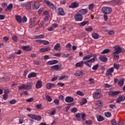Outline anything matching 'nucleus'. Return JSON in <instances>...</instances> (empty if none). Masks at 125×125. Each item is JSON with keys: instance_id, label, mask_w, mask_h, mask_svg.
<instances>
[{"instance_id": "1", "label": "nucleus", "mask_w": 125, "mask_h": 125, "mask_svg": "<svg viewBox=\"0 0 125 125\" xmlns=\"http://www.w3.org/2000/svg\"><path fill=\"white\" fill-rule=\"evenodd\" d=\"M96 58V55L91 54L85 56L83 58V61H85L86 60L88 61L84 62V64H85L86 66H87V67H91V64L94 63V62H95Z\"/></svg>"}, {"instance_id": "2", "label": "nucleus", "mask_w": 125, "mask_h": 125, "mask_svg": "<svg viewBox=\"0 0 125 125\" xmlns=\"http://www.w3.org/2000/svg\"><path fill=\"white\" fill-rule=\"evenodd\" d=\"M102 12H103L104 14H110V13L112 12V8L107 6L102 7Z\"/></svg>"}, {"instance_id": "3", "label": "nucleus", "mask_w": 125, "mask_h": 125, "mask_svg": "<svg viewBox=\"0 0 125 125\" xmlns=\"http://www.w3.org/2000/svg\"><path fill=\"white\" fill-rule=\"evenodd\" d=\"M74 17L76 22H81L83 21V17L79 13L75 14Z\"/></svg>"}, {"instance_id": "4", "label": "nucleus", "mask_w": 125, "mask_h": 125, "mask_svg": "<svg viewBox=\"0 0 125 125\" xmlns=\"http://www.w3.org/2000/svg\"><path fill=\"white\" fill-rule=\"evenodd\" d=\"M44 3L46 4V5L53 10H56V6L53 4V3H51L50 1L47 0H44Z\"/></svg>"}, {"instance_id": "5", "label": "nucleus", "mask_w": 125, "mask_h": 125, "mask_svg": "<svg viewBox=\"0 0 125 125\" xmlns=\"http://www.w3.org/2000/svg\"><path fill=\"white\" fill-rule=\"evenodd\" d=\"M93 97L95 99H98L102 97V94L100 91V89H97V92H94L93 94Z\"/></svg>"}, {"instance_id": "6", "label": "nucleus", "mask_w": 125, "mask_h": 125, "mask_svg": "<svg viewBox=\"0 0 125 125\" xmlns=\"http://www.w3.org/2000/svg\"><path fill=\"white\" fill-rule=\"evenodd\" d=\"M27 116L29 118H30V119H33V120H35L36 121H41V120H42V117L39 115H32L31 114H28Z\"/></svg>"}, {"instance_id": "7", "label": "nucleus", "mask_w": 125, "mask_h": 125, "mask_svg": "<svg viewBox=\"0 0 125 125\" xmlns=\"http://www.w3.org/2000/svg\"><path fill=\"white\" fill-rule=\"evenodd\" d=\"M115 70V69L114 68V67H111L110 68H109L106 72V76H110V77H112V76H113V74H112V73L114 72V70Z\"/></svg>"}, {"instance_id": "8", "label": "nucleus", "mask_w": 125, "mask_h": 125, "mask_svg": "<svg viewBox=\"0 0 125 125\" xmlns=\"http://www.w3.org/2000/svg\"><path fill=\"white\" fill-rule=\"evenodd\" d=\"M58 63V61L57 60H53V61H49L46 62V64L48 66H50V65H54L55 64H57Z\"/></svg>"}, {"instance_id": "9", "label": "nucleus", "mask_w": 125, "mask_h": 125, "mask_svg": "<svg viewBox=\"0 0 125 125\" xmlns=\"http://www.w3.org/2000/svg\"><path fill=\"white\" fill-rule=\"evenodd\" d=\"M65 101L66 103H72V102H74V98L71 96H67L65 98Z\"/></svg>"}, {"instance_id": "10", "label": "nucleus", "mask_w": 125, "mask_h": 125, "mask_svg": "<svg viewBox=\"0 0 125 125\" xmlns=\"http://www.w3.org/2000/svg\"><path fill=\"white\" fill-rule=\"evenodd\" d=\"M125 96H120L116 100V103H121L123 101H125Z\"/></svg>"}, {"instance_id": "11", "label": "nucleus", "mask_w": 125, "mask_h": 125, "mask_svg": "<svg viewBox=\"0 0 125 125\" xmlns=\"http://www.w3.org/2000/svg\"><path fill=\"white\" fill-rule=\"evenodd\" d=\"M120 91H109L108 92V95L110 96H116V95H118L119 93H120Z\"/></svg>"}, {"instance_id": "12", "label": "nucleus", "mask_w": 125, "mask_h": 125, "mask_svg": "<svg viewBox=\"0 0 125 125\" xmlns=\"http://www.w3.org/2000/svg\"><path fill=\"white\" fill-rule=\"evenodd\" d=\"M113 48H114V50H115V51L114 52V53L119 54L122 52V48L119 46H115L113 47Z\"/></svg>"}, {"instance_id": "13", "label": "nucleus", "mask_w": 125, "mask_h": 125, "mask_svg": "<svg viewBox=\"0 0 125 125\" xmlns=\"http://www.w3.org/2000/svg\"><path fill=\"white\" fill-rule=\"evenodd\" d=\"M88 12V10H87V9H82L79 10V13L81 15L83 16V15H85L86 13Z\"/></svg>"}, {"instance_id": "14", "label": "nucleus", "mask_w": 125, "mask_h": 125, "mask_svg": "<svg viewBox=\"0 0 125 125\" xmlns=\"http://www.w3.org/2000/svg\"><path fill=\"white\" fill-rule=\"evenodd\" d=\"M53 86H55V84L53 83H47L46 84V87L47 88V89H51L52 88Z\"/></svg>"}, {"instance_id": "15", "label": "nucleus", "mask_w": 125, "mask_h": 125, "mask_svg": "<svg viewBox=\"0 0 125 125\" xmlns=\"http://www.w3.org/2000/svg\"><path fill=\"white\" fill-rule=\"evenodd\" d=\"M79 6V3L77 2H73L69 6V8H76V7H78Z\"/></svg>"}, {"instance_id": "16", "label": "nucleus", "mask_w": 125, "mask_h": 125, "mask_svg": "<svg viewBox=\"0 0 125 125\" xmlns=\"http://www.w3.org/2000/svg\"><path fill=\"white\" fill-rule=\"evenodd\" d=\"M42 85V81L41 80H38L36 84V88L37 89L41 88Z\"/></svg>"}, {"instance_id": "17", "label": "nucleus", "mask_w": 125, "mask_h": 125, "mask_svg": "<svg viewBox=\"0 0 125 125\" xmlns=\"http://www.w3.org/2000/svg\"><path fill=\"white\" fill-rule=\"evenodd\" d=\"M58 14L59 15H61L62 16H63L65 15V13L64 12V10L62 8H59L58 10Z\"/></svg>"}, {"instance_id": "18", "label": "nucleus", "mask_w": 125, "mask_h": 125, "mask_svg": "<svg viewBox=\"0 0 125 125\" xmlns=\"http://www.w3.org/2000/svg\"><path fill=\"white\" fill-rule=\"evenodd\" d=\"M21 48L23 49L24 51H31L32 49L30 48V46H22Z\"/></svg>"}, {"instance_id": "19", "label": "nucleus", "mask_w": 125, "mask_h": 125, "mask_svg": "<svg viewBox=\"0 0 125 125\" xmlns=\"http://www.w3.org/2000/svg\"><path fill=\"white\" fill-rule=\"evenodd\" d=\"M96 118L98 122H102L104 120V117H103V116L100 115H97Z\"/></svg>"}, {"instance_id": "20", "label": "nucleus", "mask_w": 125, "mask_h": 125, "mask_svg": "<svg viewBox=\"0 0 125 125\" xmlns=\"http://www.w3.org/2000/svg\"><path fill=\"white\" fill-rule=\"evenodd\" d=\"M83 64H84L83 61H81V62H77L75 65V67L77 68L83 67Z\"/></svg>"}, {"instance_id": "21", "label": "nucleus", "mask_w": 125, "mask_h": 125, "mask_svg": "<svg viewBox=\"0 0 125 125\" xmlns=\"http://www.w3.org/2000/svg\"><path fill=\"white\" fill-rule=\"evenodd\" d=\"M74 75L76 77H81V76L83 75V71H76Z\"/></svg>"}, {"instance_id": "22", "label": "nucleus", "mask_w": 125, "mask_h": 125, "mask_svg": "<svg viewBox=\"0 0 125 125\" xmlns=\"http://www.w3.org/2000/svg\"><path fill=\"white\" fill-rule=\"evenodd\" d=\"M112 54L114 56L113 58L115 60H119L120 59V55L119 54L113 52Z\"/></svg>"}, {"instance_id": "23", "label": "nucleus", "mask_w": 125, "mask_h": 125, "mask_svg": "<svg viewBox=\"0 0 125 125\" xmlns=\"http://www.w3.org/2000/svg\"><path fill=\"white\" fill-rule=\"evenodd\" d=\"M37 74L35 72H32L30 74H28V79H31V78H36Z\"/></svg>"}, {"instance_id": "24", "label": "nucleus", "mask_w": 125, "mask_h": 125, "mask_svg": "<svg viewBox=\"0 0 125 125\" xmlns=\"http://www.w3.org/2000/svg\"><path fill=\"white\" fill-rule=\"evenodd\" d=\"M95 104L96 106H98V107H101V106L103 105V102H102V101L99 100L96 102Z\"/></svg>"}, {"instance_id": "25", "label": "nucleus", "mask_w": 125, "mask_h": 125, "mask_svg": "<svg viewBox=\"0 0 125 125\" xmlns=\"http://www.w3.org/2000/svg\"><path fill=\"white\" fill-rule=\"evenodd\" d=\"M92 36L93 39H94L95 40H98V39H99V35H98L97 33H93L92 34Z\"/></svg>"}, {"instance_id": "26", "label": "nucleus", "mask_w": 125, "mask_h": 125, "mask_svg": "<svg viewBox=\"0 0 125 125\" xmlns=\"http://www.w3.org/2000/svg\"><path fill=\"white\" fill-rule=\"evenodd\" d=\"M99 59L101 61H102L103 62H107V58L104 56H101L99 57Z\"/></svg>"}, {"instance_id": "27", "label": "nucleus", "mask_w": 125, "mask_h": 125, "mask_svg": "<svg viewBox=\"0 0 125 125\" xmlns=\"http://www.w3.org/2000/svg\"><path fill=\"white\" fill-rule=\"evenodd\" d=\"M24 89H26V90H30V89H32V85L24 84Z\"/></svg>"}, {"instance_id": "28", "label": "nucleus", "mask_w": 125, "mask_h": 125, "mask_svg": "<svg viewBox=\"0 0 125 125\" xmlns=\"http://www.w3.org/2000/svg\"><path fill=\"white\" fill-rule=\"evenodd\" d=\"M16 19L18 23H21V22H22V19L20 16H16Z\"/></svg>"}, {"instance_id": "29", "label": "nucleus", "mask_w": 125, "mask_h": 125, "mask_svg": "<svg viewBox=\"0 0 125 125\" xmlns=\"http://www.w3.org/2000/svg\"><path fill=\"white\" fill-rule=\"evenodd\" d=\"M124 82H125V79H120L118 81V84H119V85H120V86H123V85H124Z\"/></svg>"}, {"instance_id": "30", "label": "nucleus", "mask_w": 125, "mask_h": 125, "mask_svg": "<svg viewBox=\"0 0 125 125\" xmlns=\"http://www.w3.org/2000/svg\"><path fill=\"white\" fill-rule=\"evenodd\" d=\"M88 81L89 82V84L91 85H93V84H94V83H95V81H94V79H93L92 78H89Z\"/></svg>"}, {"instance_id": "31", "label": "nucleus", "mask_w": 125, "mask_h": 125, "mask_svg": "<svg viewBox=\"0 0 125 125\" xmlns=\"http://www.w3.org/2000/svg\"><path fill=\"white\" fill-rule=\"evenodd\" d=\"M35 39H44V35L41 34L40 35H36L35 36Z\"/></svg>"}, {"instance_id": "32", "label": "nucleus", "mask_w": 125, "mask_h": 125, "mask_svg": "<svg viewBox=\"0 0 125 125\" xmlns=\"http://www.w3.org/2000/svg\"><path fill=\"white\" fill-rule=\"evenodd\" d=\"M51 68L52 69V70H54V71H57V70H58V69H60V67H59V65H56L52 66Z\"/></svg>"}, {"instance_id": "33", "label": "nucleus", "mask_w": 125, "mask_h": 125, "mask_svg": "<svg viewBox=\"0 0 125 125\" xmlns=\"http://www.w3.org/2000/svg\"><path fill=\"white\" fill-rule=\"evenodd\" d=\"M36 25H37V24H36V22L35 21H31L29 24V27L30 28H33V27H35Z\"/></svg>"}, {"instance_id": "34", "label": "nucleus", "mask_w": 125, "mask_h": 125, "mask_svg": "<svg viewBox=\"0 0 125 125\" xmlns=\"http://www.w3.org/2000/svg\"><path fill=\"white\" fill-rule=\"evenodd\" d=\"M86 24H88V21H84L81 22L80 24V27H83V26H85Z\"/></svg>"}, {"instance_id": "35", "label": "nucleus", "mask_w": 125, "mask_h": 125, "mask_svg": "<svg viewBox=\"0 0 125 125\" xmlns=\"http://www.w3.org/2000/svg\"><path fill=\"white\" fill-rule=\"evenodd\" d=\"M13 7V5L12 3H10L8 6L7 8L6 9V11H7L8 10H10Z\"/></svg>"}, {"instance_id": "36", "label": "nucleus", "mask_w": 125, "mask_h": 125, "mask_svg": "<svg viewBox=\"0 0 125 125\" xmlns=\"http://www.w3.org/2000/svg\"><path fill=\"white\" fill-rule=\"evenodd\" d=\"M104 116L106 118H110V117H111V116H112V114H111V112H106L104 113Z\"/></svg>"}, {"instance_id": "37", "label": "nucleus", "mask_w": 125, "mask_h": 125, "mask_svg": "<svg viewBox=\"0 0 125 125\" xmlns=\"http://www.w3.org/2000/svg\"><path fill=\"white\" fill-rule=\"evenodd\" d=\"M85 30L87 32H92L93 28L91 26H88V27H86Z\"/></svg>"}, {"instance_id": "38", "label": "nucleus", "mask_w": 125, "mask_h": 125, "mask_svg": "<svg viewBox=\"0 0 125 125\" xmlns=\"http://www.w3.org/2000/svg\"><path fill=\"white\" fill-rule=\"evenodd\" d=\"M61 45H60V43H57L54 47V49H55V50H58V48H59L60 47Z\"/></svg>"}, {"instance_id": "39", "label": "nucleus", "mask_w": 125, "mask_h": 125, "mask_svg": "<svg viewBox=\"0 0 125 125\" xmlns=\"http://www.w3.org/2000/svg\"><path fill=\"white\" fill-rule=\"evenodd\" d=\"M65 47L67 48V49H68V50H71L72 49H71L72 45L71 44V43H68L66 45Z\"/></svg>"}, {"instance_id": "40", "label": "nucleus", "mask_w": 125, "mask_h": 125, "mask_svg": "<svg viewBox=\"0 0 125 125\" xmlns=\"http://www.w3.org/2000/svg\"><path fill=\"white\" fill-rule=\"evenodd\" d=\"M85 113H82L81 114V118L82 119V121L83 122H85V121H86V120H85Z\"/></svg>"}, {"instance_id": "41", "label": "nucleus", "mask_w": 125, "mask_h": 125, "mask_svg": "<svg viewBox=\"0 0 125 125\" xmlns=\"http://www.w3.org/2000/svg\"><path fill=\"white\" fill-rule=\"evenodd\" d=\"M110 52V49H105L102 52V54H106V53H109Z\"/></svg>"}, {"instance_id": "42", "label": "nucleus", "mask_w": 125, "mask_h": 125, "mask_svg": "<svg viewBox=\"0 0 125 125\" xmlns=\"http://www.w3.org/2000/svg\"><path fill=\"white\" fill-rule=\"evenodd\" d=\"M75 117L77 119V121H79V122L81 121V114L80 113H77L75 115Z\"/></svg>"}, {"instance_id": "43", "label": "nucleus", "mask_w": 125, "mask_h": 125, "mask_svg": "<svg viewBox=\"0 0 125 125\" xmlns=\"http://www.w3.org/2000/svg\"><path fill=\"white\" fill-rule=\"evenodd\" d=\"M26 7L27 9H32V7L31 6V2H28L26 4Z\"/></svg>"}, {"instance_id": "44", "label": "nucleus", "mask_w": 125, "mask_h": 125, "mask_svg": "<svg viewBox=\"0 0 125 125\" xmlns=\"http://www.w3.org/2000/svg\"><path fill=\"white\" fill-rule=\"evenodd\" d=\"M19 89L20 90H22V89H25V84H23L19 86Z\"/></svg>"}, {"instance_id": "45", "label": "nucleus", "mask_w": 125, "mask_h": 125, "mask_svg": "<svg viewBox=\"0 0 125 125\" xmlns=\"http://www.w3.org/2000/svg\"><path fill=\"white\" fill-rule=\"evenodd\" d=\"M16 102H17V101H16V100L13 99L9 101V104L13 105V104H15V103H16Z\"/></svg>"}, {"instance_id": "46", "label": "nucleus", "mask_w": 125, "mask_h": 125, "mask_svg": "<svg viewBox=\"0 0 125 125\" xmlns=\"http://www.w3.org/2000/svg\"><path fill=\"white\" fill-rule=\"evenodd\" d=\"M94 6H95L94 4L91 3L89 5L88 8L90 10L92 9L93 8H94Z\"/></svg>"}, {"instance_id": "47", "label": "nucleus", "mask_w": 125, "mask_h": 125, "mask_svg": "<svg viewBox=\"0 0 125 125\" xmlns=\"http://www.w3.org/2000/svg\"><path fill=\"white\" fill-rule=\"evenodd\" d=\"M54 103L56 104V105H59L60 104L59 100L56 99L54 100Z\"/></svg>"}, {"instance_id": "48", "label": "nucleus", "mask_w": 125, "mask_h": 125, "mask_svg": "<svg viewBox=\"0 0 125 125\" xmlns=\"http://www.w3.org/2000/svg\"><path fill=\"white\" fill-rule=\"evenodd\" d=\"M84 123H85L86 125H91V124H92V121H91V120H87V121L85 120Z\"/></svg>"}, {"instance_id": "49", "label": "nucleus", "mask_w": 125, "mask_h": 125, "mask_svg": "<svg viewBox=\"0 0 125 125\" xmlns=\"http://www.w3.org/2000/svg\"><path fill=\"white\" fill-rule=\"evenodd\" d=\"M98 68V64L94 65L92 68V70H94V71H96V70H97Z\"/></svg>"}, {"instance_id": "50", "label": "nucleus", "mask_w": 125, "mask_h": 125, "mask_svg": "<svg viewBox=\"0 0 125 125\" xmlns=\"http://www.w3.org/2000/svg\"><path fill=\"white\" fill-rule=\"evenodd\" d=\"M12 40L14 41V42H17V41H18V38L17 36H16V35H14L12 37Z\"/></svg>"}, {"instance_id": "51", "label": "nucleus", "mask_w": 125, "mask_h": 125, "mask_svg": "<svg viewBox=\"0 0 125 125\" xmlns=\"http://www.w3.org/2000/svg\"><path fill=\"white\" fill-rule=\"evenodd\" d=\"M72 113H76L78 111V109L76 107H73L71 109Z\"/></svg>"}, {"instance_id": "52", "label": "nucleus", "mask_w": 125, "mask_h": 125, "mask_svg": "<svg viewBox=\"0 0 125 125\" xmlns=\"http://www.w3.org/2000/svg\"><path fill=\"white\" fill-rule=\"evenodd\" d=\"M55 114H56V109H54L52 111H51L50 114L51 115V116H54V115H55Z\"/></svg>"}, {"instance_id": "53", "label": "nucleus", "mask_w": 125, "mask_h": 125, "mask_svg": "<svg viewBox=\"0 0 125 125\" xmlns=\"http://www.w3.org/2000/svg\"><path fill=\"white\" fill-rule=\"evenodd\" d=\"M46 98L48 102H51L52 101V99L49 96H46Z\"/></svg>"}, {"instance_id": "54", "label": "nucleus", "mask_w": 125, "mask_h": 125, "mask_svg": "<svg viewBox=\"0 0 125 125\" xmlns=\"http://www.w3.org/2000/svg\"><path fill=\"white\" fill-rule=\"evenodd\" d=\"M2 79H3L4 81H5V82H8V81L10 80V78L8 76L2 77Z\"/></svg>"}, {"instance_id": "55", "label": "nucleus", "mask_w": 125, "mask_h": 125, "mask_svg": "<svg viewBox=\"0 0 125 125\" xmlns=\"http://www.w3.org/2000/svg\"><path fill=\"white\" fill-rule=\"evenodd\" d=\"M113 66H114V68H115V69H116V70H119L120 65L117 63H114Z\"/></svg>"}, {"instance_id": "56", "label": "nucleus", "mask_w": 125, "mask_h": 125, "mask_svg": "<svg viewBox=\"0 0 125 125\" xmlns=\"http://www.w3.org/2000/svg\"><path fill=\"white\" fill-rule=\"evenodd\" d=\"M77 94L78 95H80V96H83V95H84V94H83V93L81 91H78L77 92Z\"/></svg>"}, {"instance_id": "57", "label": "nucleus", "mask_w": 125, "mask_h": 125, "mask_svg": "<svg viewBox=\"0 0 125 125\" xmlns=\"http://www.w3.org/2000/svg\"><path fill=\"white\" fill-rule=\"evenodd\" d=\"M104 88H109V87H111V85L108 84V83H105L104 85Z\"/></svg>"}, {"instance_id": "58", "label": "nucleus", "mask_w": 125, "mask_h": 125, "mask_svg": "<svg viewBox=\"0 0 125 125\" xmlns=\"http://www.w3.org/2000/svg\"><path fill=\"white\" fill-rule=\"evenodd\" d=\"M107 32L108 35H114V34H115V31H114V30H108Z\"/></svg>"}, {"instance_id": "59", "label": "nucleus", "mask_w": 125, "mask_h": 125, "mask_svg": "<svg viewBox=\"0 0 125 125\" xmlns=\"http://www.w3.org/2000/svg\"><path fill=\"white\" fill-rule=\"evenodd\" d=\"M26 101L28 103H30V102H33V101H34V99L33 98H30L29 99H27Z\"/></svg>"}, {"instance_id": "60", "label": "nucleus", "mask_w": 125, "mask_h": 125, "mask_svg": "<svg viewBox=\"0 0 125 125\" xmlns=\"http://www.w3.org/2000/svg\"><path fill=\"white\" fill-rule=\"evenodd\" d=\"M43 44H44V45H47L49 44V42L46 40H43Z\"/></svg>"}, {"instance_id": "61", "label": "nucleus", "mask_w": 125, "mask_h": 125, "mask_svg": "<svg viewBox=\"0 0 125 125\" xmlns=\"http://www.w3.org/2000/svg\"><path fill=\"white\" fill-rule=\"evenodd\" d=\"M3 40L4 42H8V41H9V37L8 36H5L3 38Z\"/></svg>"}, {"instance_id": "62", "label": "nucleus", "mask_w": 125, "mask_h": 125, "mask_svg": "<svg viewBox=\"0 0 125 125\" xmlns=\"http://www.w3.org/2000/svg\"><path fill=\"white\" fill-rule=\"evenodd\" d=\"M111 124L112 125H117V123L116 122V120L115 119H112L111 120Z\"/></svg>"}, {"instance_id": "63", "label": "nucleus", "mask_w": 125, "mask_h": 125, "mask_svg": "<svg viewBox=\"0 0 125 125\" xmlns=\"http://www.w3.org/2000/svg\"><path fill=\"white\" fill-rule=\"evenodd\" d=\"M42 104H38L35 106L36 108H37V109H41L42 108Z\"/></svg>"}, {"instance_id": "64", "label": "nucleus", "mask_w": 125, "mask_h": 125, "mask_svg": "<svg viewBox=\"0 0 125 125\" xmlns=\"http://www.w3.org/2000/svg\"><path fill=\"white\" fill-rule=\"evenodd\" d=\"M40 52H45L47 51H46V48L45 47V48H42L40 49Z\"/></svg>"}]
</instances>
